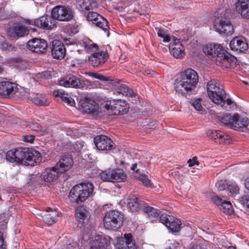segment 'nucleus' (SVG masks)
<instances>
[{
  "label": "nucleus",
  "instance_id": "nucleus-1",
  "mask_svg": "<svg viewBox=\"0 0 249 249\" xmlns=\"http://www.w3.org/2000/svg\"><path fill=\"white\" fill-rule=\"evenodd\" d=\"M203 50L205 53L212 56V60L217 65L222 67L228 68L236 63V58L228 53L220 45L211 44L205 46Z\"/></svg>",
  "mask_w": 249,
  "mask_h": 249
},
{
  "label": "nucleus",
  "instance_id": "nucleus-2",
  "mask_svg": "<svg viewBox=\"0 0 249 249\" xmlns=\"http://www.w3.org/2000/svg\"><path fill=\"white\" fill-rule=\"evenodd\" d=\"M198 75L192 69H187L176 79L174 88L177 92L183 95L195 91L198 83Z\"/></svg>",
  "mask_w": 249,
  "mask_h": 249
},
{
  "label": "nucleus",
  "instance_id": "nucleus-3",
  "mask_svg": "<svg viewBox=\"0 0 249 249\" xmlns=\"http://www.w3.org/2000/svg\"><path fill=\"white\" fill-rule=\"evenodd\" d=\"M39 153L28 148H19L15 151H8L6 158L11 162H16L24 165H34V162L37 159Z\"/></svg>",
  "mask_w": 249,
  "mask_h": 249
},
{
  "label": "nucleus",
  "instance_id": "nucleus-4",
  "mask_svg": "<svg viewBox=\"0 0 249 249\" xmlns=\"http://www.w3.org/2000/svg\"><path fill=\"white\" fill-rule=\"evenodd\" d=\"M94 186L92 183H82L73 186L71 190L69 197L71 201L80 204L90 197L93 192Z\"/></svg>",
  "mask_w": 249,
  "mask_h": 249
},
{
  "label": "nucleus",
  "instance_id": "nucleus-5",
  "mask_svg": "<svg viewBox=\"0 0 249 249\" xmlns=\"http://www.w3.org/2000/svg\"><path fill=\"white\" fill-rule=\"evenodd\" d=\"M124 215L117 210L106 213L104 217V227L108 230H116L122 226Z\"/></svg>",
  "mask_w": 249,
  "mask_h": 249
},
{
  "label": "nucleus",
  "instance_id": "nucleus-6",
  "mask_svg": "<svg viewBox=\"0 0 249 249\" xmlns=\"http://www.w3.org/2000/svg\"><path fill=\"white\" fill-rule=\"evenodd\" d=\"M51 15L54 20L69 21L73 18L74 12L69 7L57 5L53 8Z\"/></svg>",
  "mask_w": 249,
  "mask_h": 249
},
{
  "label": "nucleus",
  "instance_id": "nucleus-7",
  "mask_svg": "<svg viewBox=\"0 0 249 249\" xmlns=\"http://www.w3.org/2000/svg\"><path fill=\"white\" fill-rule=\"evenodd\" d=\"M105 107L107 110H111L114 115H124L127 113L129 106L125 101L123 100H112L109 104H106Z\"/></svg>",
  "mask_w": 249,
  "mask_h": 249
},
{
  "label": "nucleus",
  "instance_id": "nucleus-8",
  "mask_svg": "<svg viewBox=\"0 0 249 249\" xmlns=\"http://www.w3.org/2000/svg\"><path fill=\"white\" fill-rule=\"evenodd\" d=\"M79 109L82 112L98 115L101 113L99 105L93 99L86 98L79 101Z\"/></svg>",
  "mask_w": 249,
  "mask_h": 249
},
{
  "label": "nucleus",
  "instance_id": "nucleus-9",
  "mask_svg": "<svg viewBox=\"0 0 249 249\" xmlns=\"http://www.w3.org/2000/svg\"><path fill=\"white\" fill-rule=\"evenodd\" d=\"M160 220L173 233L178 232L181 229V221L171 215L166 213L161 214L160 216Z\"/></svg>",
  "mask_w": 249,
  "mask_h": 249
},
{
  "label": "nucleus",
  "instance_id": "nucleus-10",
  "mask_svg": "<svg viewBox=\"0 0 249 249\" xmlns=\"http://www.w3.org/2000/svg\"><path fill=\"white\" fill-rule=\"evenodd\" d=\"M100 176L103 180L111 182L123 181L126 177L124 172L121 169L103 171Z\"/></svg>",
  "mask_w": 249,
  "mask_h": 249
},
{
  "label": "nucleus",
  "instance_id": "nucleus-11",
  "mask_svg": "<svg viewBox=\"0 0 249 249\" xmlns=\"http://www.w3.org/2000/svg\"><path fill=\"white\" fill-rule=\"evenodd\" d=\"M94 142L99 150H110L114 148V143L108 137L104 135H97L94 138Z\"/></svg>",
  "mask_w": 249,
  "mask_h": 249
},
{
  "label": "nucleus",
  "instance_id": "nucleus-12",
  "mask_svg": "<svg viewBox=\"0 0 249 249\" xmlns=\"http://www.w3.org/2000/svg\"><path fill=\"white\" fill-rule=\"evenodd\" d=\"M115 244L117 249H137L136 246L132 240L131 233H125L124 237H117Z\"/></svg>",
  "mask_w": 249,
  "mask_h": 249
},
{
  "label": "nucleus",
  "instance_id": "nucleus-13",
  "mask_svg": "<svg viewBox=\"0 0 249 249\" xmlns=\"http://www.w3.org/2000/svg\"><path fill=\"white\" fill-rule=\"evenodd\" d=\"M86 18L88 20L92 21L97 27L105 31H108L109 28L108 21L96 12H89Z\"/></svg>",
  "mask_w": 249,
  "mask_h": 249
},
{
  "label": "nucleus",
  "instance_id": "nucleus-14",
  "mask_svg": "<svg viewBox=\"0 0 249 249\" xmlns=\"http://www.w3.org/2000/svg\"><path fill=\"white\" fill-rule=\"evenodd\" d=\"M61 86L65 87L83 88L85 85V81L80 78L73 75H69L59 81Z\"/></svg>",
  "mask_w": 249,
  "mask_h": 249
},
{
  "label": "nucleus",
  "instance_id": "nucleus-15",
  "mask_svg": "<svg viewBox=\"0 0 249 249\" xmlns=\"http://www.w3.org/2000/svg\"><path fill=\"white\" fill-rule=\"evenodd\" d=\"M227 196L224 194H219L212 197V200L216 205L220 206V209L224 213L229 214L232 213V206L231 203L226 200Z\"/></svg>",
  "mask_w": 249,
  "mask_h": 249
},
{
  "label": "nucleus",
  "instance_id": "nucleus-16",
  "mask_svg": "<svg viewBox=\"0 0 249 249\" xmlns=\"http://www.w3.org/2000/svg\"><path fill=\"white\" fill-rule=\"evenodd\" d=\"M28 48L32 52L43 53L46 52L48 47L47 41L43 39L33 38L27 43Z\"/></svg>",
  "mask_w": 249,
  "mask_h": 249
},
{
  "label": "nucleus",
  "instance_id": "nucleus-17",
  "mask_svg": "<svg viewBox=\"0 0 249 249\" xmlns=\"http://www.w3.org/2000/svg\"><path fill=\"white\" fill-rule=\"evenodd\" d=\"M62 175L61 171L55 166L46 168L40 176L44 181L51 182L56 180Z\"/></svg>",
  "mask_w": 249,
  "mask_h": 249
},
{
  "label": "nucleus",
  "instance_id": "nucleus-18",
  "mask_svg": "<svg viewBox=\"0 0 249 249\" xmlns=\"http://www.w3.org/2000/svg\"><path fill=\"white\" fill-rule=\"evenodd\" d=\"M17 85L14 83L3 81L0 83V96L6 98L14 95L18 90Z\"/></svg>",
  "mask_w": 249,
  "mask_h": 249
},
{
  "label": "nucleus",
  "instance_id": "nucleus-19",
  "mask_svg": "<svg viewBox=\"0 0 249 249\" xmlns=\"http://www.w3.org/2000/svg\"><path fill=\"white\" fill-rule=\"evenodd\" d=\"M73 163L72 156L68 154L61 156L55 166L63 174L72 167Z\"/></svg>",
  "mask_w": 249,
  "mask_h": 249
},
{
  "label": "nucleus",
  "instance_id": "nucleus-20",
  "mask_svg": "<svg viewBox=\"0 0 249 249\" xmlns=\"http://www.w3.org/2000/svg\"><path fill=\"white\" fill-rule=\"evenodd\" d=\"M52 55L56 59L63 58L66 54V48L64 45L58 40H54L52 41Z\"/></svg>",
  "mask_w": 249,
  "mask_h": 249
},
{
  "label": "nucleus",
  "instance_id": "nucleus-21",
  "mask_svg": "<svg viewBox=\"0 0 249 249\" xmlns=\"http://www.w3.org/2000/svg\"><path fill=\"white\" fill-rule=\"evenodd\" d=\"M169 48L171 54L175 58H181L185 54L184 47L178 39H173L169 44Z\"/></svg>",
  "mask_w": 249,
  "mask_h": 249
},
{
  "label": "nucleus",
  "instance_id": "nucleus-22",
  "mask_svg": "<svg viewBox=\"0 0 249 249\" xmlns=\"http://www.w3.org/2000/svg\"><path fill=\"white\" fill-rule=\"evenodd\" d=\"M216 31L220 34L226 36L231 35L233 32V26L231 22L227 19H221L215 25Z\"/></svg>",
  "mask_w": 249,
  "mask_h": 249
},
{
  "label": "nucleus",
  "instance_id": "nucleus-23",
  "mask_svg": "<svg viewBox=\"0 0 249 249\" xmlns=\"http://www.w3.org/2000/svg\"><path fill=\"white\" fill-rule=\"evenodd\" d=\"M107 57V52L102 51L92 53L89 57V60L93 67H98L105 63Z\"/></svg>",
  "mask_w": 249,
  "mask_h": 249
},
{
  "label": "nucleus",
  "instance_id": "nucleus-24",
  "mask_svg": "<svg viewBox=\"0 0 249 249\" xmlns=\"http://www.w3.org/2000/svg\"><path fill=\"white\" fill-rule=\"evenodd\" d=\"M75 215L78 222V227L80 228L88 222L90 218L89 213L84 206H80L76 209Z\"/></svg>",
  "mask_w": 249,
  "mask_h": 249
},
{
  "label": "nucleus",
  "instance_id": "nucleus-25",
  "mask_svg": "<svg viewBox=\"0 0 249 249\" xmlns=\"http://www.w3.org/2000/svg\"><path fill=\"white\" fill-rule=\"evenodd\" d=\"M109 244V238L98 235L90 241V249H107Z\"/></svg>",
  "mask_w": 249,
  "mask_h": 249
},
{
  "label": "nucleus",
  "instance_id": "nucleus-26",
  "mask_svg": "<svg viewBox=\"0 0 249 249\" xmlns=\"http://www.w3.org/2000/svg\"><path fill=\"white\" fill-rule=\"evenodd\" d=\"M54 20L52 16H45L37 18L34 21V24L44 29H51L54 25Z\"/></svg>",
  "mask_w": 249,
  "mask_h": 249
},
{
  "label": "nucleus",
  "instance_id": "nucleus-27",
  "mask_svg": "<svg viewBox=\"0 0 249 249\" xmlns=\"http://www.w3.org/2000/svg\"><path fill=\"white\" fill-rule=\"evenodd\" d=\"M58 214L56 210L48 208L46 211H43L41 213L40 216L46 223L51 225L57 220Z\"/></svg>",
  "mask_w": 249,
  "mask_h": 249
},
{
  "label": "nucleus",
  "instance_id": "nucleus-28",
  "mask_svg": "<svg viewBox=\"0 0 249 249\" xmlns=\"http://www.w3.org/2000/svg\"><path fill=\"white\" fill-rule=\"evenodd\" d=\"M235 9L242 18H249V0H238L235 3Z\"/></svg>",
  "mask_w": 249,
  "mask_h": 249
},
{
  "label": "nucleus",
  "instance_id": "nucleus-29",
  "mask_svg": "<svg viewBox=\"0 0 249 249\" xmlns=\"http://www.w3.org/2000/svg\"><path fill=\"white\" fill-rule=\"evenodd\" d=\"M230 46L232 50L244 52L248 49V44L244 38L237 36L231 41Z\"/></svg>",
  "mask_w": 249,
  "mask_h": 249
},
{
  "label": "nucleus",
  "instance_id": "nucleus-30",
  "mask_svg": "<svg viewBox=\"0 0 249 249\" xmlns=\"http://www.w3.org/2000/svg\"><path fill=\"white\" fill-rule=\"evenodd\" d=\"M216 88L219 89H213V90H212V92L213 93L214 97L213 99L212 98H210V99L214 103L219 104L221 103L222 101H223L226 98V93L224 89V87L222 85L220 84L219 86H217Z\"/></svg>",
  "mask_w": 249,
  "mask_h": 249
},
{
  "label": "nucleus",
  "instance_id": "nucleus-31",
  "mask_svg": "<svg viewBox=\"0 0 249 249\" xmlns=\"http://www.w3.org/2000/svg\"><path fill=\"white\" fill-rule=\"evenodd\" d=\"M127 204L130 211L132 212L138 211L142 208L144 202L138 199L136 196H132L126 200Z\"/></svg>",
  "mask_w": 249,
  "mask_h": 249
},
{
  "label": "nucleus",
  "instance_id": "nucleus-32",
  "mask_svg": "<svg viewBox=\"0 0 249 249\" xmlns=\"http://www.w3.org/2000/svg\"><path fill=\"white\" fill-rule=\"evenodd\" d=\"M14 34V36L18 37H22L28 35L29 33V30L22 23H18L15 24L11 28Z\"/></svg>",
  "mask_w": 249,
  "mask_h": 249
},
{
  "label": "nucleus",
  "instance_id": "nucleus-33",
  "mask_svg": "<svg viewBox=\"0 0 249 249\" xmlns=\"http://www.w3.org/2000/svg\"><path fill=\"white\" fill-rule=\"evenodd\" d=\"M116 90L119 94L128 97H135L136 96V93L132 89L129 88L128 86L124 84L118 83Z\"/></svg>",
  "mask_w": 249,
  "mask_h": 249
},
{
  "label": "nucleus",
  "instance_id": "nucleus-34",
  "mask_svg": "<svg viewBox=\"0 0 249 249\" xmlns=\"http://www.w3.org/2000/svg\"><path fill=\"white\" fill-rule=\"evenodd\" d=\"M53 94L55 97H60L63 102L67 103L68 105L73 106L75 105L74 100L68 93H65L61 90H55Z\"/></svg>",
  "mask_w": 249,
  "mask_h": 249
},
{
  "label": "nucleus",
  "instance_id": "nucleus-35",
  "mask_svg": "<svg viewBox=\"0 0 249 249\" xmlns=\"http://www.w3.org/2000/svg\"><path fill=\"white\" fill-rule=\"evenodd\" d=\"M236 114L231 115V114L227 113L222 116H219L218 120L223 124L229 125L231 127H233L236 119Z\"/></svg>",
  "mask_w": 249,
  "mask_h": 249
},
{
  "label": "nucleus",
  "instance_id": "nucleus-36",
  "mask_svg": "<svg viewBox=\"0 0 249 249\" xmlns=\"http://www.w3.org/2000/svg\"><path fill=\"white\" fill-rule=\"evenodd\" d=\"M249 124V119L247 117H243L238 114H236L234 127L235 128H247ZM249 130V128H248Z\"/></svg>",
  "mask_w": 249,
  "mask_h": 249
},
{
  "label": "nucleus",
  "instance_id": "nucleus-37",
  "mask_svg": "<svg viewBox=\"0 0 249 249\" xmlns=\"http://www.w3.org/2000/svg\"><path fill=\"white\" fill-rule=\"evenodd\" d=\"M31 98L36 105L40 106L47 105V100L45 95L41 94H36L31 96Z\"/></svg>",
  "mask_w": 249,
  "mask_h": 249
},
{
  "label": "nucleus",
  "instance_id": "nucleus-38",
  "mask_svg": "<svg viewBox=\"0 0 249 249\" xmlns=\"http://www.w3.org/2000/svg\"><path fill=\"white\" fill-rule=\"evenodd\" d=\"M220 84L219 82L214 79L211 80L207 83V90L209 98H212L213 99L214 97L213 93L212 92V90H213V89H217L216 87Z\"/></svg>",
  "mask_w": 249,
  "mask_h": 249
},
{
  "label": "nucleus",
  "instance_id": "nucleus-39",
  "mask_svg": "<svg viewBox=\"0 0 249 249\" xmlns=\"http://www.w3.org/2000/svg\"><path fill=\"white\" fill-rule=\"evenodd\" d=\"M150 164V160L147 158H142L138 163L139 168L136 170V172L142 174L146 171Z\"/></svg>",
  "mask_w": 249,
  "mask_h": 249
},
{
  "label": "nucleus",
  "instance_id": "nucleus-40",
  "mask_svg": "<svg viewBox=\"0 0 249 249\" xmlns=\"http://www.w3.org/2000/svg\"><path fill=\"white\" fill-rule=\"evenodd\" d=\"M79 3L82 11H89L92 9L95 4V2L93 0H81L79 1Z\"/></svg>",
  "mask_w": 249,
  "mask_h": 249
},
{
  "label": "nucleus",
  "instance_id": "nucleus-41",
  "mask_svg": "<svg viewBox=\"0 0 249 249\" xmlns=\"http://www.w3.org/2000/svg\"><path fill=\"white\" fill-rule=\"evenodd\" d=\"M144 212L149 216L153 217H156L160 214V212L159 210L154 208L152 207L147 205L146 204L144 203L143 206Z\"/></svg>",
  "mask_w": 249,
  "mask_h": 249
},
{
  "label": "nucleus",
  "instance_id": "nucleus-42",
  "mask_svg": "<svg viewBox=\"0 0 249 249\" xmlns=\"http://www.w3.org/2000/svg\"><path fill=\"white\" fill-rule=\"evenodd\" d=\"M227 190L226 192L228 191L231 194V195L235 198L237 195L238 194L239 192V188L238 186L235 184H232L227 186Z\"/></svg>",
  "mask_w": 249,
  "mask_h": 249
},
{
  "label": "nucleus",
  "instance_id": "nucleus-43",
  "mask_svg": "<svg viewBox=\"0 0 249 249\" xmlns=\"http://www.w3.org/2000/svg\"><path fill=\"white\" fill-rule=\"evenodd\" d=\"M156 30H158V36L162 38L163 41L164 42H168L171 40V36H170L169 35L166 34V32L164 31V30L156 28Z\"/></svg>",
  "mask_w": 249,
  "mask_h": 249
},
{
  "label": "nucleus",
  "instance_id": "nucleus-44",
  "mask_svg": "<svg viewBox=\"0 0 249 249\" xmlns=\"http://www.w3.org/2000/svg\"><path fill=\"white\" fill-rule=\"evenodd\" d=\"M30 127L32 130L37 131L42 135L45 134L47 132L46 129H42L39 124L37 123H32L30 124Z\"/></svg>",
  "mask_w": 249,
  "mask_h": 249
},
{
  "label": "nucleus",
  "instance_id": "nucleus-45",
  "mask_svg": "<svg viewBox=\"0 0 249 249\" xmlns=\"http://www.w3.org/2000/svg\"><path fill=\"white\" fill-rule=\"evenodd\" d=\"M222 132L219 130H210L207 132L208 136L212 139L215 141L216 142V141H218L219 138L221 136V133Z\"/></svg>",
  "mask_w": 249,
  "mask_h": 249
},
{
  "label": "nucleus",
  "instance_id": "nucleus-46",
  "mask_svg": "<svg viewBox=\"0 0 249 249\" xmlns=\"http://www.w3.org/2000/svg\"><path fill=\"white\" fill-rule=\"evenodd\" d=\"M190 104L197 111H202L203 112L204 110L203 109V108L200 103V99L195 100V101L191 102Z\"/></svg>",
  "mask_w": 249,
  "mask_h": 249
},
{
  "label": "nucleus",
  "instance_id": "nucleus-47",
  "mask_svg": "<svg viewBox=\"0 0 249 249\" xmlns=\"http://www.w3.org/2000/svg\"><path fill=\"white\" fill-rule=\"evenodd\" d=\"M221 136L219 138L218 141H216V143L220 144L222 143H229L230 142V136L227 135H225L224 132L221 133Z\"/></svg>",
  "mask_w": 249,
  "mask_h": 249
},
{
  "label": "nucleus",
  "instance_id": "nucleus-48",
  "mask_svg": "<svg viewBox=\"0 0 249 249\" xmlns=\"http://www.w3.org/2000/svg\"><path fill=\"white\" fill-rule=\"evenodd\" d=\"M139 179L146 186L148 187L152 185L150 183V180L148 179L147 175L141 174L139 177Z\"/></svg>",
  "mask_w": 249,
  "mask_h": 249
},
{
  "label": "nucleus",
  "instance_id": "nucleus-49",
  "mask_svg": "<svg viewBox=\"0 0 249 249\" xmlns=\"http://www.w3.org/2000/svg\"><path fill=\"white\" fill-rule=\"evenodd\" d=\"M227 185L225 184L224 182L221 180L217 182V183L215 184V187L219 191L225 190V191L226 192L227 189Z\"/></svg>",
  "mask_w": 249,
  "mask_h": 249
},
{
  "label": "nucleus",
  "instance_id": "nucleus-50",
  "mask_svg": "<svg viewBox=\"0 0 249 249\" xmlns=\"http://www.w3.org/2000/svg\"><path fill=\"white\" fill-rule=\"evenodd\" d=\"M7 223V220L4 214L0 215V231L4 230L5 228V224Z\"/></svg>",
  "mask_w": 249,
  "mask_h": 249
},
{
  "label": "nucleus",
  "instance_id": "nucleus-51",
  "mask_svg": "<svg viewBox=\"0 0 249 249\" xmlns=\"http://www.w3.org/2000/svg\"><path fill=\"white\" fill-rule=\"evenodd\" d=\"M239 199H241L242 204L249 209V195H245Z\"/></svg>",
  "mask_w": 249,
  "mask_h": 249
},
{
  "label": "nucleus",
  "instance_id": "nucleus-52",
  "mask_svg": "<svg viewBox=\"0 0 249 249\" xmlns=\"http://www.w3.org/2000/svg\"><path fill=\"white\" fill-rule=\"evenodd\" d=\"M188 163L190 167H192L195 164L199 165V162L197 160V158L196 157H193L192 159L189 160Z\"/></svg>",
  "mask_w": 249,
  "mask_h": 249
},
{
  "label": "nucleus",
  "instance_id": "nucleus-53",
  "mask_svg": "<svg viewBox=\"0 0 249 249\" xmlns=\"http://www.w3.org/2000/svg\"><path fill=\"white\" fill-rule=\"evenodd\" d=\"M23 140L25 142H32L34 140V136H33V135L23 136Z\"/></svg>",
  "mask_w": 249,
  "mask_h": 249
},
{
  "label": "nucleus",
  "instance_id": "nucleus-54",
  "mask_svg": "<svg viewBox=\"0 0 249 249\" xmlns=\"http://www.w3.org/2000/svg\"><path fill=\"white\" fill-rule=\"evenodd\" d=\"M4 239L3 237L2 233L0 232V249H5L3 246Z\"/></svg>",
  "mask_w": 249,
  "mask_h": 249
},
{
  "label": "nucleus",
  "instance_id": "nucleus-55",
  "mask_svg": "<svg viewBox=\"0 0 249 249\" xmlns=\"http://www.w3.org/2000/svg\"><path fill=\"white\" fill-rule=\"evenodd\" d=\"M222 102H223V104L221 105V107L223 108H224V105H225V103H226L228 105H229V106L231 105V104L232 103V101L230 98H228V99H227L226 100V98H225V100L223 101H222Z\"/></svg>",
  "mask_w": 249,
  "mask_h": 249
},
{
  "label": "nucleus",
  "instance_id": "nucleus-56",
  "mask_svg": "<svg viewBox=\"0 0 249 249\" xmlns=\"http://www.w3.org/2000/svg\"><path fill=\"white\" fill-rule=\"evenodd\" d=\"M97 79L103 81H107L109 79L107 77L104 76L103 75L99 74L97 77Z\"/></svg>",
  "mask_w": 249,
  "mask_h": 249
},
{
  "label": "nucleus",
  "instance_id": "nucleus-57",
  "mask_svg": "<svg viewBox=\"0 0 249 249\" xmlns=\"http://www.w3.org/2000/svg\"><path fill=\"white\" fill-rule=\"evenodd\" d=\"M97 79L103 81H107L109 79L107 77L104 76L103 75L99 74L97 77Z\"/></svg>",
  "mask_w": 249,
  "mask_h": 249
},
{
  "label": "nucleus",
  "instance_id": "nucleus-58",
  "mask_svg": "<svg viewBox=\"0 0 249 249\" xmlns=\"http://www.w3.org/2000/svg\"><path fill=\"white\" fill-rule=\"evenodd\" d=\"M172 174L173 176H174L175 177L177 178L178 179H180L182 177V176L180 175V174L178 171H175L172 173Z\"/></svg>",
  "mask_w": 249,
  "mask_h": 249
},
{
  "label": "nucleus",
  "instance_id": "nucleus-59",
  "mask_svg": "<svg viewBox=\"0 0 249 249\" xmlns=\"http://www.w3.org/2000/svg\"><path fill=\"white\" fill-rule=\"evenodd\" d=\"M99 73H94V72H89L88 73V75L90 76H91L93 78H96L98 75H99Z\"/></svg>",
  "mask_w": 249,
  "mask_h": 249
},
{
  "label": "nucleus",
  "instance_id": "nucleus-60",
  "mask_svg": "<svg viewBox=\"0 0 249 249\" xmlns=\"http://www.w3.org/2000/svg\"><path fill=\"white\" fill-rule=\"evenodd\" d=\"M245 187L249 190V178H247L246 180H245Z\"/></svg>",
  "mask_w": 249,
  "mask_h": 249
},
{
  "label": "nucleus",
  "instance_id": "nucleus-61",
  "mask_svg": "<svg viewBox=\"0 0 249 249\" xmlns=\"http://www.w3.org/2000/svg\"><path fill=\"white\" fill-rule=\"evenodd\" d=\"M138 166H139L138 163H134L132 164V166L131 169L132 170L136 171V170L138 169L137 168Z\"/></svg>",
  "mask_w": 249,
  "mask_h": 249
},
{
  "label": "nucleus",
  "instance_id": "nucleus-62",
  "mask_svg": "<svg viewBox=\"0 0 249 249\" xmlns=\"http://www.w3.org/2000/svg\"><path fill=\"white\" fill-rule=\"evenodd\" d=\"M91 46L93 47L98 49V45L96 44L92 43Z\"/></svg>",
  "mask_w": 249,
  "mask_h": 249
},
{
  "label": "nucleus",
  "instance_id": "nucleus-63",
  "mask_svg": "<svg viewBox=\"0 0 249 249\" xmlns=\"http://www.w3.org/2000/svg\"><path fill=\"white\" fill-rule=\"evenodd\" d=\"M4 71V69L2 67L0 66V73H1L2 72H3Z\"/></svg>",
  "mask_w": 249,
  "mask_h": 249
},
{
  "label": "nucleus",
  "instance_id": "nucleus-64",
  "mask_svg": "<svg viewBox=\"0 0 249 249\" xmlns=\"http://www.w3.org/2000/svg\"><path fill=\"white\" fill-rule=\"evenodd\" d=\"M228 249H236V248H235V247H232V246H231V247H230L228 248Z\"/></svg>",
  "mask_w": 249,
  "mask_h": 249
}]
</instances>
